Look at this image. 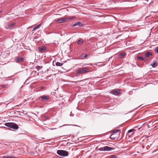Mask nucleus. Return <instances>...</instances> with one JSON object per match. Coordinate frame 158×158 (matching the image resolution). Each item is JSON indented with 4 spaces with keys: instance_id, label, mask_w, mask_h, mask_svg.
<instances>
[{
    "instance_id": "obj_32",
    "label": "nucleus",
    "mask_w": 158,
    "mask_h": 158,
    "mask_svg": "<svg viewBox=\"0 0 158 158\" xmlns=\"http://www.w3.org/2000/svg\"><path fill=\"white\" fill-rule=\"evenodd\" d=\"M6 86V85H2V87H5Z\"/></svg>"
},
{
    "instance_id": "obj_30",
    "label": "nucleus",
    "mask_w": 158,
    "mask_h": 158,
    "mask_svg": "<svg viewBox=\"0 0 158 158\" xmlns=\"http://www.w3.org/2000/svg\"><path fill=\"white\" fill-rule=\"evenodd\" d=\"M113 135V134H112L110 136V138L111 139H114V138H113V136H112Z\"/></svg>"
},
{
    "instance_id": "obj_5",
    "label": "nucleus",
    "mask_w": 158,
    "mask_h": 158,
    "mask_svg": "<svg viewBox=\"0 0 158 158\" xmlns=\"http://www.w3.org/2000/svg\"><path fill=\"white\" fill-rule=\"evenodd\" d=\"M24 59L21 57H16L15 59V62L17 63H19L20 62L23 61H24Z\"/></svg>"
},
{
    "instance_id": "obj_29",
    "label": "nucleus",
    "mask_w": 158,
    "mask_h": 158,
    "mask_svg": "<svg viewBox=\"0 0 158 158\" xmlns=\"http://www.w3.org/2000/svg\"><path fill=\"white\" fill-rule=\"evenodd\" d=\"M44 118L46 119H49V117L47 116H45Z\"/></svg>"
},
{
    "instance_id": "obj_8",
    "label": "nucleus",
    "mask_w": 158,
    "mask_h": 158,
    "mask_svg": "<svg viewBox=\"0 0 158 158\" xmlns=\"http://www.w3.org/2000/svg\"><path fill=\"white\" fill-rule=\"evenodd\" d=\"M50 98V97L49 96H43L41 97V100L42 101L48 100Z\"/></svg>"
},
{
    "instance_id": "obj_4",
    "label": "nucleus",
    "mask_w": 158,
    "mask_h": 158,
    "mask_svg": "<svg viewBox=\"0 0 158 158\" xmlns=\"http://www.w3.org/2000/svg\"><path fill=\"white\" fill-rule=\"evenodd\" d=\"M68 19L66 18H62L60 19H57L56 22L57 23H64L67 21Z\"/></svg>"
},
{
    "instance_id": "obj_24",
    "label": "nucleus",
    "mask_w": 158,
    "mask_h": 158,
    "mask_svg": "<svg viewBox=\"0 0 158 158\" xmlns=\"http://www.w3.org/2000/svg\"><path fill=\"white\" fill-rule=\"evenodd\" d=\"M119 131V130H114L113 131V133H116L117 132H118V131Z\"/></svg>"
},
{
    "instance_id": "obj_22",
    "label": "nucleus",
    "mask_w": 158,
    "mask_h": 158,
    "mask_svg": "<svg viewBox=\"0 0 158 158\" xmlns=\"http://www.w3.org/2000/svg\"><path fill=\"white\" fill-rule=\"evenodd\" d=\"M75 18V16L69 17H68V19L69 20Z\"/></svg>"
},
{
    "instance_id": "obj_12",
    "label": "nucleus",
    "mask_w": 158,
    "mask_h": 158,
    "mask_svg": "<svg viewBox=\"0 0 158 158\" xmlns=\"http://www.w3.org/2000/svg\"><path fill=\"white\" fill-rule=\"evenodd\" d=\"M152 55V53L150 52H147L145 54V56L146 57H148Z\"/></svg>"
},
{
    "instance_id": "obj_18",
    "label": "nucleus",
    "mask_w": 158,
    "mask_h": 158,
    "mask_svg": "<svg viewBox=\"0 0 158 158\" xmlns=\"http://www.w3.org/2000/svg\"><path fill=\"white\" fill-rule=\"evenodd\" d=\"M152 67L153 68H155L157 67V64L156 62H155L152 64H151Z\"/></svg>"
},
{
    "instance_id": "obj_13",
    "label": "nucleus",
    "mask_w": 158,
    "mask_h": 158,
    "mask_svg": "<svg viewBox=\"0 0 158 158\" xmlns=\"http://www.w3.org/2000/svg\"><path fill=\"white\" fill-rule=\"evenodd\" d=\"M83 42V40L81 38H79L77 42V43L78 45H80L81 43Z\"/></svg>"
},
{
    "instance_id": "obj_28",
    "label": "nucleus",
    "mask_w": 158,
    "mask_h": 158,
    "mask_svg": "<svg viewBox=\"0 0 158 158\" xmlns=\"http://www.w3.org/2000/svg\"><path fill=\"white\" fill-rule=\"evenodd\" d=\"M120 55L121 56H123L125 55V54L124 53H121Z\"/></svg>"
},
{
    "instance_id": "obj_23",
    "label": "nucleus",
    "mask_w": 158,
    "mask_h": 158,
    "mask_svg": "<svg viewBox=\"0 0 158 158\" xmlns=\"http://www.w3.org/2000/svg\"><path fill=\"white\" fill-rule=\"evenodd\" d=\"M36 68L37 69V70L39 71L41 69V68L40 66H38L36 67Z\"/></svg>"
},
{
    "instance_id": "obj_11",
    "label": "nucleus",
    "mask_w": 158,
    "mask_h": 158,
    "mask_svg": "<svg viewBox=\"0 0 158 158\" xmlns=\"http://www.w3.org/2000/svg\"><path fill=\"white\" fill-rule=\"evenodd\" d=\"M46 49V48L44 46H42L41 48H39V51L40 52H43Z\"/></svg>"
},
{
    "instance_id": "obj_26",
    "label": "nucleus",
    "mask_w": 158,
    "mask_h": 158,
    "mask_svg": "<svg viewBox=\"0 0 158 158\" xmlns=\"http://www.w3.org/2000/svg\"><path fill=\"white\" fill-rule=\"evenodd\" d=\"M155 51L158 53V47H156L155 49Z\"/></svg>"
},
{
    "instance_id": "obj_15",
    "label": "nucleus",
    "mask_w": 158,
    "mask_h": 158,
    "mask_svg": "<svg viewBox=\"0 0 158 158\" xmlns=\"http://www.w3.org/2000/svg\"><path fill=\"white\" fill-rule=\"evenodd\" d=\"M15 24V23H11L8 25V27H7V29H9L12 27Z\"/></svg>"
},
{
    "instance_id": "obj_27",
    "label": "nucleus",
    "mask_w": 158,
    "mask_h": 158,
    "mask_svg": "<svg viewBox=\"0 0 158 158\" xmlns=\"http://www.w3.org/2000/svg\"><path fill=\"white\" fill-rule=\"evenodd\" d=\"M133 131V129H130L128 131V133H130L132 131Z\"/></svg>"
},
{
    "instance_id": "obj_10",
    "label": "nucleus",
    "mask_w": 158,
    "mask_h": 158,
    "mask_svg": "<svg viewBox=\"0 0 158 158\" xmlns=\"http://www.w3.org/2000/svg\"><path fill=\"white\" fill-rule=\"evenodd\" d=\"M104 148L105 151H110L114 149L113 148L108 146H105Z\"/></svg>"
},
{
    "instance_id": "obj_25",
    "label": "nucleus",
    "mask_w": 158,
    "mask_h": 158,
    "mask_svg": "<svg viewBox=\"0 0 158 158\" xmlns=\"http://www.w3.org/2000/svg\"><path fill=\"white\" fill-rule=\"evenodd\" d=\"M88 55L87 54H83L82 55V56H84L86 58L87 57Z\"/></svg>"
},
{
    "instance_id": "obj_14",
    "label": "nucleus",
    "mask_w": 158,
    "mask_h": 158,
    "mask_svg": "<svg viewBox=\"0 0 158 158\" xmlns=\"http://www.w3.org/2000/svg\"><path fill=\"white\" fill-rule=\"evenodd\" d=\"M41 26V24H38L37 26L36 27H34L33 30H32V31H35V30H36L38 29V28H39L40 26Z\"/></svg>"
},
{
    "instance_id": "obj_3",
    "label": "nucleus",
    "mask_w": 158,
    "mask_h": 158,
    "mask_svg": "<svg viewBox=\"0 0 158 158\" xmlns=\"http://www.w3.org/2000/svg\"><path fill=\"white\" fill-rule=\"evenodd\" d=\"M89 68L88 67H85L82 69H79L77 70V73L78 74H83L89 71Z\"/></svg>"
},
{
    "instance_id": "obj_17",
    "label": "nucleus",
    "mask_w": 158,
    "mask_h": 158,
    "mask_svg": "<svg viewBox=\"0 0 158 158\" xmlns=\"http://www.w3.org/2000/svg\"><path fill=\"white\" fill-rule=\"evenodd\" d=\"M3 158H17L16 157L14 156H4Z\"/></svg>"
},
{
    "instance_id": "obj_20",
    "label": "nucleus",
    "mask_w": 158,
    "mask_h": 158,
    "mask_svg": "<svg viewBox=\"0 0 158 158\" xmlns=\"http://www.w3.org/2000/svg\"><path fill=\"white\" fill-rule=\"evenodd\" d=\"M108 158H117V157L115 155H111Z\"/></svg>"
},
{
    "instance_id": "obj_31",
    "label": "nucleus",
    "mask_w": 158,
    "mask_h": 158,
    "mask_svg": "<svg viewBox=\"0 0 158 158\" xmlns=\"http://www.w3.org/2000/svg\"><path fill=\"white\" fill-rule=\"evenodd\" d=\"M41 89H45V87H44V86H41Z\"/></svg>"
},
{
    "instance_id": "obj_16",
    "label": "nucleus",
    "mask_w": 158,
    "mask_h": 158,
    "mask_svg": "<svg viewBox=\"0 0 158 158\" xmlns=\"http://www.w3.org/2000/svg\"><path fill=\"white\" fill-rule=\"evenodd\" d=\"M63 64L62 63H60V62H57L56 63V66H62L63 65Z\"/></svg>"
},
{
    "instance_id": "obj_33",
    "label": "nucleus",
    "mask_w": 158,
    "mask_h": 158,
    "mask_svg": "<svg viewBox=\"0 0 158 158\" xmlns=\"http://www.w3.org/2000/svg\"><path fill=\"white\" fill-rule=\"evenodd\" d=\"M144 146L143 145V146H142V148H144Z\"/></svg>"
},
{
    "instance_id": "obj_7",
    "label": "nucleus",
    "mask_w": 158,
    "mask_h": 158,
    "mask_svg": "<svg viewBox=\"0 0 158 158\" xmlns=\"http://www.w3.org/2000/svg\"><path fill=\"white\" fill-rule=\"evenodd\" d=\"M119 90H114L111 92V93L114 95H118L120 94V93L119 92Z\"/></svg>"
},
{
    "instance_id": "obj_9",
    "label": "nucleus",
    "mask_w": 158,
    "mask_h": 158,
    "mask_svg": "<svg viewBox=\"0 0 158 158\" xmlns=\"http://www.w3.org/2000/svg\"><path fill=\"white\" fill-rule=\"evenodd\" d=\"M82 25H83V24L81 22H78L75 23L74 24L72 25V27H74L75 26H78L79 27H82Z\"/></svg>"
},
{
    "instance_id": "obj_19",
    "label": "nucleus",
    "mask_w": 158,
    "mask_h": 158,
    "mask_svg": "<svg viewBox=\"0 0 158 158\" xmlns=\"http://www.w3.org/2000/svg\"><path fill=\"white\" fill-rule=\"evenodd\" d=\"M138 59L141 60L145 61V58H143L142 56H138Z\"/></svg>"
},
{
    "instance_id": "obj_21",
    "label": "nucleus",
    "mask_w": 158,
    "mask_h": 158,
    "mask_svg": "<svg viewBox=\"0 0 158 158\" xmlns=\"http://www.w3.org/2000/svg\"><path fill=\"white\" fill-rule=\"evenodd\" d=\"M98 150L100 151H105L104 148V147L100 148L98 149Z\"/></svg>"
},
{
    "instance_id": "obj_1",
    "label": "nucleus",
    "mask_w": 158,
    "mask_h": 158,
    "mask_svg": "<svg viewBox=\"0 0 158 158\" xmlns=\"http://www.w3.org/2000/svg\"><path fill=\"white\" fill-rule=\"evenodd\" d=\"M5 125L7 127L15 130L18 129L19 128L17 124L13 123H5Z\"/></svg>"
},
{
    "instance_id": "obj_2",
    "label": "nucleus",
    "mask_w": 158,
    "mask_h": 158,
    "mask_svg": "<svg viewBox=\"0 0 158 158\" xmlns=\"http://www.w3.org/2000/svg\"><path fill=\"white\" fill-rule=\"evenodd\" d=\"M56 153L58 155L62 156H66L69 154L68 152L63 150H58Z\"/></svg>"
},
{
    "instance_id": "obj_6",
    "label": "nucleus",
    "mask_w": 158,
    "mask_h": 158,
    "mask_svg": "<svg viewBox=\"0 0 158 158\" xmlns=\"http://www.w3.org/2000/svg\"><path fill=\"white\" fill-rule=\"evenodd\" d=\"M12 143H11V142H4V144L5 145L7 146V148L10 149L12 148V145H11Z\"/></svg>"
}]
</instances>
